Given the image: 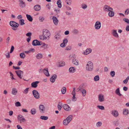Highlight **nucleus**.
Here are the masks:
<instances>
[{"mask_svg": "<svg viewBox=\"0 0 129 129\" xmlns=\"http://www.w3.org/2000/svg\"><path fill=\"white\" fill-rule=\"evenodd\" d=\"M43 33L42 35L39 36L40 39L43 41L49 39L51 35L50 31L47 29H44L43 30Z\"/></svg>", "mask_w": 129, "mask_h": 129, "instance_id": "f257e3e1", "label": "nucleus"}, {"mask_svg": "<svg viewBox=\"0 0 129 129\" xmlns=\"http://www.w3.org/2000/svg\"><path fill=\"white\" fill-rule=\"evenodd\" d=\"M10 25L12 27V29L13 30H15L16 29L15 28H17L19 26V25L14 21H11L10 22Z\"/></svg>", "mask_w": 129, "mask_h": 129, "instance_id": "f03ea898", "label": "nucleus"}, {"mask_svg": "<svg viewBox=\"0 0 129 129\" xmlns=\"http://www.w3.org/2000/svg\"><path fill=\"white\" fill-rule=\"evenodd\" d=\"M86 69L88 71H91L93 70V65L91 61H89L86 64Z\"/></svg>", "mask_w": 129, "mask_h": 129, "instance_id": "7ed1b4c3", "label": "nucleus"}, {"mask_svg": "<svg viewBox=\"0 0 129 129\" xmlns=\"http://www.w3.org/2000/svg\"><path fill=\"white\" fill-rule=\"evenodd\" d=\"M32 93L33 95L36 99H38L40 98V94L37 91L34 90L32 91Z\"/></svg>", "mask_w": 129, "mask_h": 129, "instance_id": "20e7f679", "label": "nucleus"}, {"mask_svg": "<svg viewBox=\"0 0 129 129\" xmlns=\"http://www.w3.org/2000/svg\"><path fill=\"white\" fill-rule=\"evenodd\" d=\"M103 10L107 12H109L110 10H113V9L112 8L107 5H105L104 6L103 8Z\"/></svg>", "mask_w": 129, "mask_h": 129, "instance_id": "39448f33", "label": "nucleus"}, {"mask_svg": "<svg viewBox=\"0 0 129 129\" xmlns=\"http://www.w3.org/2000/svg\"><path fill=\"white\" fill-rule=\"evenodd\" d=\"M101 26V23L99 21H97L96 22L95 24L94 27L95 29L98 30L99 29Z\"/></svg>", "mask_w": 129, "mask_h": 129, "instance_id": "423d86ee", "label": "nucleus"}, {"mask_svg": "<svg viewBox=\"0 0 129 129\" xmlns=\"http://www.w3.org/2000/svg\"><path fill=\"white\" fill-rule=\"evenodd\" d=\"M40 42L37 40H33L32 43V45L34 46H39L41 45L40 43Z\"/></svg>", "mask_w": 129, "mask_h": 129, "instance_id": "0eeeda50", "label": "nucleus"}, {"mask_svg": "<svg viewBox=\"0 0 129 129\" xmlns=\"http://www.w3.org/2000/svg\"><path fill=\"white\" fill-rule=\"evenodd\" d=\"M15 73H16L17 76L20 79H22V77H21V75L23 74V72L20 70L18 71H15Z\"/></svg>", "mask_w": 129, "mask_h": 129, "instance_id": "6e6552de", "label": "nucleus"}, {"mask_svg": "<svg viewBox=\"0 0 129 129\" xmlns=\"http://www.w3.org/2000/svg\"><path fill=\"white\" fill-rule=\"evenodd\" d=\"M98 100L100 102H103L105 100L104 96L103 94H99L98 96Z\"/></svg>", "mask_w": 129, "mask_h": 129, "instance_id": "1a4fd4ad", "label": "nucleus"}, {"mask_svg": "<svg viewBox=\"0 0 129 129\" xmlns=\"http://www.w3.org/2000/svg\"><path fill=\"white\" fill-rule=\"evenodd\" d=\"M92 51V49L90 48H88L86 49L85 51L83 52L82 54L85 55H87L91 53Z\"/></svg>", "mask_w": 129, "mask_h": 129, "instance_id": "9d476101", "label": "nucleus"}, {"mask_svg": "<svg viewBox=\"0 0 129 129\" xmlns=\"http://www.w3.org/2000/svg\"><path fill=\"white\" fill-rule=\"evenodd\" d=\"M63 109L67 111H69L71 110V108L68 105L64 104L63 105Z\"/></svg>", "mask_w": 129, "mask_h": 129, "instance_id": "9b49d317", "label": "nucleus"}, {"mask_svg": "<svg viewBox=\"0 0 129 129\" xmlns=\"http://www.w3.org/2000/svg\"><path fill=\"white\" fill-rule=\"evenodd\" d=\"M39 83V81H37L32 82L31 84V86L32 87L36 88L38 86V84Z\"/></svg>", "mask_w": 129, "mask_h": 129, "instance_id": "f8f14e48", "label": "nucleus"}, {"mask_svg": "<svg viewBox=\"0 0 129 129\" xmlns=\"http://www.w3.org/2000/svg\"><path fill=\"white\" fill-rule=\"evenodd\" d=\"M43 72L44 74L47 76H49L50 75L49 74L48 68H46L44 69L43 70Z\"/></svg>", "mask_w": 129, "mask_h": 129, "instance_id": "ddd939ff", "label": "nucleus"}, {"mask_svg": "<svg viewBox=\"0 0 129 129\" xmlns=\"http://www.w3.org/2000/svg\"><path fill=\"white\" fill-rule=\"evenodd\" d=\"M39 108L40 112L42 113L44 112L45 110V107L43 105H40L39 106Z\"/></svg>", "mask_w": 129, "mask_h": 129, "instance_id": "4468645a", "label": "nucleus"}, {"mask_svg": "<svg viewBox=\"0 0 129 129\" xmlns=\"http://www.w3.org/2000/svg\"><path fill=\"white\" fill-rule=\"evenodd\" d=\"M56 74H54L50 79V80L51 82L53 83L54 82L55 80L56 79Z\"/></svg>", "mask_w": 129, "mask_h": 129, "instance_id": "2eb2a0df", "label": "nucleus"}, {"mask_svg": "<svg viewBox=\"0 0 129 129\" xmlns=\"http://www.w3.org/2000/svg\"><path fill=\"white\" fill-rule=\"evenodd\" d=\"M111 34L114 37H118V35L117 32V30H115L113 29L112 30Z\"/></svg>", "mask_w": 129, "mask_h": 129, "instance_id": "dca6fc26", "label": "nucleus"}, {"mask_svg": "<svg viewBox=\"0 0 129 129\" xmlns=\"http://www.w3.org/2000/svg\"><path fill=\"white\" fill-rule=\"evenodd\" d=\"M52 19L54 24L56 25H57L58 22L57 18L56 17L54 16L52 17Z\"/></svg>", "mask_w": 129, "mask_h": 129, "instance_id": "f3484780", "label": "nucleus"}, {"mask_svg": "<svg viewBox=\"0 0 129 129\" xmlns=\"http://www.w3.org/2000/svg\"><path fill=\"white\" fill-rule=\"evenodd\" d=\"M19 2H20L19 6L21 8H23L25 7V3L22 0H19Z\"/></svg>", "mask_w": 129, "mask_h": 129, "instance_id": "a211bd4d", "label": "nucleus"}, {"mask_svg": "<svg viewBox=\"0 0 129 129\" xmlns=\"http://www.w3.org/2000/svg\"><path fill=\"white\" fill-rule=\"evenodd\" d=\"M34 9L36 11H38L40 10L41 9V7L40 5H36L34 7Z\"/></svg>", "mask_w": 129, "mask_h": 129, "instance_id": "6ab92c4d", "label": "nucleus"}, {"mask_svg": "<svg viewBox=\"0 0 129 129\" xmlns=\"http://www.w3.org/2000/svg\"><path fill=\"white\" fill-rule=\"evenodd\" d=\"M76 71V69L75 67H71L69 69V72L70 73H74Z\"/></svg>", "mask_w": 129, "mask_h": 129, "instance_id": "aec40b11", "label": "nucleus"}, {"mask_svg": "<svg viewBox=\"0 0 129 129\" xmlns=\"http://www.w3.org/2000/svg\"><path fill=\"white\" fill-rule=\"evenodd\" d=\"M113 10H110L109 11L108 14L109 16L110 17H112L114 16V12L113 11Z\"/></svg>", "mask_w": 129, "mask_h": 129, "instance_id": "412c9836", "label": "nucleus"}, {"mask_svg": "<svg viewBox=\"0 0 129 129\" xmlns=\"http://www.w3.org/2000/svg\"><path fill=\"white\" fill-rule=\"evenodd\" d=\"M43 55L42 54L39 53L36 56V57L37 59H40L43 58Z\"/></svg>", "mask_w": 129, "mask_h": 129, "instance_id": "4be33fe9", "label": "nucleus"}, {"mask_svg": "<svg viewBox=\"0 0 129 129\" xmlns=\"http://www.w3.org/2000/svg\"><path fill=\"white\" fill-rule=\"evenodd\" d=\"M73 118L72 115H70L66 118V120H67L69 123L72 120Z\"/></svg>", "mask_w": 129, "mask_h": 129, "instance_id": "5701e85b", "label": "nucleus"}, {"mask_svg": "<svg viewBox=\"0 0 129 129\" xmlns=\"http://www.w3.org/2000/svg\"><path fill=\"white\" fill-rule=\"evenodd\" d=\"M26 16L27 19L30 22H32L33 20L32 17L30 15L26 14Z\"/></svg>", "mask_w": 129, "mask_h": 129, "instance_id": "b1692460", "label": "nucleus"}, {"mask_svg": "<svg viewBox=\"0 0 129 129\" xmlns=\"http://www.w3.org/2000/svg\"><path fill=\"white\" fill-rule=\"evenodd\" d=\"M72 62L73 63L74 65H79L78 61L76 59H75L73 60Z\"/></svg>", "mask_w": 129, "mask_h": 129, "instance_id": "393cba45", "label": "nucleus"}, {"mask_svg": "<svg viewBox=\"0 0 129 129\" xmlns=\"http://www.w3.org/2000/svg\"><path fill=\"white\" fill-rule=\"evenodd\" d=\"M60 37L61 36L60 35L59 33H58L54 36V38L57 40H58L60 39Z\"/></svg>", "mask_w": 129, "mask_h": 129, "instance_id": "a878e982", "label": "nucleus"}, {"mask_svg": "<svg viewBox=\"0 0 129 129\" xmlns=\"http://www.w3.org/2000/svg\"><path fill=\"white\" fill-rule=\"evenodd\" d=\"M17 91L16 88H13L12 90V93L14 95H16L17 94Z\"/></svg>", "mask_w": 129, "mask_h": 129, "instance_id": "bb28decb", "label": "nucleus"}, {"mask_svg": "<svg viewBox=\"0 0 129 129\" xmlns=\"http://www.w3.org/2000/svg\"><path fill=\"white\" fill-rule=\"evenodd\" d=\"M57 4L58 5V8H61L62 7L61 5V2L60 0H58L57 2Z\"/></svg>", "mask_w": 129, "mask_h": 129, "instance_id": "cd10ccee", "label": "nucleus"}, {"mask_svg": "<svg viewBox=\"0 0 129 129\" xmlns=\"http://www.w3.org/2000/svg\"><path fill=\"white\" fill-rule=\"evenodd\" d=\"M36 112V109L35 108H32L30 111V113L32 115H35Z\"/></svg>", "mask_w": 129, "mask_h": 129, "instance_id": "c85d7f7f", "label": "nucleus"}, {"mask_svg": "<svg viewBox=\"0 0 129 129\" xmlns=\"http://www.w3.org/2000/svg\"><path fill=\"white\" fill-rule=\"evenodd\" d=\"M112 114L115 117H117L118 115V112L116 110H115L114 111L112 112Z\"/></svg>", "mask_w": 129, "mask_h": 129, "instance_id": "c756f323", "label": "nucleus"}, {"mask_svg": "<svg viewBox=\"0 0 129 129\" xmlns=\"http://www.w3.org/2000/svg\"><path fill=\"white\" fill-rule=\"evenodd\" d=\"M66 88L65 87H63L61 89V92L63 94H64L66 91Z\"/></svg>", "mask_w": 129, "mask_h": 129, "instance_id": "7c9ffc66", "label": "nucleus"}, {"mask_svg": "<svg viewBox=\"0 0 129 129\" xmlns=\"http://www.w3.org/2000/svg\"><path fill=\"white\" fill-rule=\"evenodd\" d=\"M129 113V110L127 109H124L123 110V114L124 115H127Z\"/></svg>", "mask_w": 129, "mask_h": 129, "instance_id": "2f4dec72", "label": "nucleus"}, {"mask_svg": "<svg viewBox=\"0 0 129 129\" xmlns=\"http://www.w3.org/2000/svg\"><path fill=\"white\" fill-rule=\"evenodd\" d=\"M48 117L47 116H42L40 117V119L44 120H46L48 119Z\"/></svg>", "mask_w": 129, "mask_h": 129, "instance_id": "473e14b6", "label": "nucleus"}, {"mask_svg": "<svg viewBox=\"0 0 129 129\" xmlns=\"http://www.w3.org/2000/svg\"><path fill=\"white\" fill-rule=\"evenodd\" d=\"M19 24L20 25H22L25 24L24 22V20L23 19H21L19 21Z\"/></svg>", "mask_w": 129, "mask_h": 129, "instance_id": "72a5a7b5", "label": "nucleus"}, {"mask_svg": "<svg viewBox=\"0 0 129 129\" xmlns=\"http://www.w3.org/2000/svg\"><path fill=\"white\" fill-rule=\"evenodd\" d=\"M79 32L78 30L76 29H74L73 30V33L74 35H77Z\"/></svg>", "mask_w": 129, "mask_h": 129, "instance_id": "f704fd0d", "label": "nucleus"}, {"mask_svg": "<svg viewBox=\"0 0 129 129\" xmlns=\"http://www.w3.org/2000/svg\"><path fill=\"white\" fill-rule=\"evenodd\" d=\"M72 94L73 95V96L72 98V101H76L77 100V98L75 96L76 93Z\"/></svg>", "mask_w": 129, "mask_h": 129, "instance_id": "c9c22d12", "label": "nucleus"}, {"mask_svg": "<svg viewBox=\"0 0 129 129\" xmlns=\"http://www.w3.org/2000/svg\"><path fill=\"white\" fill-rule=\"evenodd\" d=\"M20 56L21 58L24 59L25 57V55L24 53H22L20 54Z\"/></svg>", "mask_w": 129, "mask_h": 129, "instance_id": "e433bc0d", "label": "nucleus"}, {"mask_svg": "<svg viewBox=\"0 0 129 129\" xmlns=\"http://www.w3.org/2000/svg\"><path fill=\"white\" fill-rule=\"evenodd\" d=\"M81 6L82 8L84 10L86 9L87 7V5L84 4H82Z\"/></svg>", "mask_w": 129, "mask_h": 129, "instance_id": "4c0bfd02", "label": "nucleus"}, {"mask_svg": "<svg viewBox=\"0 0 129 129\" xmlns=\"http://www.w3.org/2000/svg\"><path fill=\"white\" fill-rule=\"evenodd\" d=\"M119 123L117 120V121H115L113 122V124L115 126H117L119 124Z\"/></svg>", "mask_w": 129, "mask_h": 129, "instance_id": "58836bf2", "label": "nucleus"}, {"mask_svg": "<svg viewBox=\"0 0 129 129\" xmlns=\"http://www.w3.org/2000/svg\"><path fill=\"white\" fill-rule=\"evenodd\" d=\"M99 79L100 78L99 76L96 75L94 77V80L95 81H97L99 80Z\"/></svg>", "mask_w": 129, "mask_h": 129, "instance_id": "ea45409f", "label": "nucleus"}, {"mask_svg": "<svg viewBox=\"0 0 129 129\" xmlns=\"http://www.w3.org/2000/svg\"><path fill=\"white\" fill-rule=\"evenodd\" d=\"M81 91L82 93L83 96H85L86 95V90L85 89H83Z\"/></svg>", "mask_w": 129, "mask_h": 129, "instance_id": "a19ab883", "label": "nucleus"}, {"mask_svg": "<svg viewBox=\"0 0 129 129\" xmlns=\"http://www.w3.org/2000/svg\"><path fill=\"white\" fill-rule=\"evenodd\" d=\"M63 123L64 125H66L68 124L69 123V122H68L67 120H66V119H65L63 120Z\"/></svg>", "mask_w": 129, "mask_h": 129, "instance_id": "79ce46f5", "label": "nucleus"}, {"mask_svg": "<svg viewBox=\"0 0 129 129\" xmlns=\"http://www.w3.org/2000/svg\"><path fill=\"white\" fill-rule=\"evenodd\" d=\"M19 120L20 121V123H21L22 122H24L26 121V120L24 118H23L22 119H19Z\"/></svg>", "mask_w": 129, "mask_h": 129, "instance_id": "37998d69", "label": "nucleus"}, {"mask_svg": "<svg viewBox=\"0 0 129 129\" xmlns=\"http://www.w3.org/2000/svg\"><path fill=\"white\" fill-rule=\"evenodd\" d=\"M45 19V18L44 17L41 16L39 17V21L40 22H43Z\"/></svg>", "mask_w": 129, "mask_h": 129, "instance_id": "c03bdc74", "label": "nucleus"}, {"mask_svg": "<svg viewBox=\"0 0 129 129\" xmlns=\"http://www.w3.org/2000/svg\"><path fill=\"white\" fill-rule=\"evenodd\" d=\"M99 109H100L101 110H104L105 109L104 107L102 106H98L97 107Z\"/></svg>", "mask_w": 129, "mask_h": 129, "instance_id": "a18cd8bd", "label": "nucleus"}, {"mask_svg": "<svg viewBox=\"0 0 129 129\" xmlns=\"http://www.w3.org/2000/svg\"><path fill=\"white\" fill-rule=\"evenodd\" d=\"M102 124V122H98L96 124V126L98 127H100L101 126Z\"/></svg>", "mask_w": 129, "mask_h": 129, "instance_id": "49530a36", "label": "nucleus"}, {"mask_svg": "<svg viewBox=\"0 0 129 129\" xmlns=\"http://www.w3.org/2000/svg\"><path fill=\"white\" fill-rule=\"evenodd\" d=\"M110 74L112 77H114L115 75V72L114 71H111L110 72Z\"/></svg>", "mask_w": 129, "mask_h": 129, "instance_id": "de8ad7c7", "label": "nucleus"}, {"mask_svg": "<svg viewBox=\"0 0 129 129\" xmlns=\"http://www.w3.org/2000/svg\"><path fill=\"white\" fill-rule=\"evenodd\" d=\"M29 88H26L23 92V93H24L25 94H27L28 92Z\"/></svg>", "mask_w": 129, "mask_h": 129, "instance_id": "09e8293b", "label": "nucleus"}, {"mask_svg": "<svg viewBox=\"0 0 129 129\" xmlns=\"http://www.w3.org/2000/svg\"><path fill=\"white\" fill-rule=\"evenodd\" d=\"M15 105L16 107H17L20 106L21 105L20 103L19 102H16Z\"/></svg>", "mask_w": 129, "mask_h": 129, "instance_id": "8fccbe9b", "label": "nucleus"}, {"mask_svg": "<svg viewBox=\"0 0 129 129\" xmlns=\"http://www.w3.org/2000/svg\"><path fill=\"white\" fill-rule=\"evenodd\" d=\"M23 118H24V117L21 115H18V119L19 120V119H22Z\"/></svg>", "mask_w": 129, "mask_h": 129, "instance_id": "3c124183", "label": "nucleus"}, {"mask_svg": "<svg viewBox=\"0 0 129 129\" xmlns=\"http://www.w3.org/2000/svg\"><path fill=\"white\" fill-rule=\"evenodd\" d=\"M32 35V33L31 32H28L26 34L27 36L29 37H31V36Z\"/></svg>", "mask_w": 129, "mask_h": 129, "instance_id": "603ef678", "label": "nucleus"}, {"mask_svg": "<svg viewBox=\"0 0 129 129\" xmlns=\"http://www.w3.org/2000/svg\"><path fill=\"white\" fill-rule=\"evenodd\" d=\"M60 103H59V104L58 105V110L59 111L60 110H61V106H62V104H61H61H60V105L59 104Z\"/></svg>", "mask_w": 129, "mask_h": 129, "instance_id": "864d4df0", "label": "nucleus"}, {"mask_svg": "<svg viewBox=\"0 0 129 129\" xmlns=\"http://www.w3.org/2000/svg\"><path fill=\"white\" fill-rule=\"evenodd\" d=\"M71 0H66V2L67 4L69 5H71Z\"/></svg>", "mask_w": 129, "mask_h": 129, "instance_id": "5fc2aeb1", "label": "nucleus"}, {"mask_svg": "<svg viewBox=\"0 0 129 129\" xmlns=\"http://www.w3.org/2000/svg\"><path fill=\"white\" fill-rule=\"evenodd\" d=\"M123 20L125 22H126L128 24H129V20L126 18H124L123 19Z\"/></svg>", "mask_w": 129, "mask_h": 129, "instance_id": "6e6d98bb", "label": "nucleus"}, {"mask_svg": "<svg viewBox=\"0 0 129 129\" xmlns=\"http://www.w3.org/2000/svg\"><path fill=\"white\" fill-rule=\"evenodd\" d=\"M78 90V91H81L83 89V87L82 86H80L77 89Z\"/></svg>", "mask_w": 129, "mask_h": 129, "instance_id": "4d7b16f0", "label": "nucleus"}, {"mask_svg": "<svg viewBox=\"0 0 129 129\" xmlns=\"http://www.w3.org/2000/svg\"><path fill=\"white\" fill-rule=\"evenodd\" d=\"M68 42V40L67 39H64L63 41V43L67 44Z\"/></svg>", "mask_w": 129, "mask_h": 129, "instance_id": "13d9d810", "label": "nucleus"}, {"mask_svg": "<svg viewBox=\"0 0 129 129\" xmlns=\"http://www.w3.org/2000/svg\"><path fill=\"white\" fill-rule=\"evenodd\" d=\"M14 47L13 46H12L11 47V49L10 53H12L13 52V51L14 50Z\"/></svg>", "mask_w": 129, "mask_h": 129, "instance_id": "bf43d9fd", "label": "nucleus"}, {"mask_svg": "<svg viewBox=\"0 0 129 129\" xmlns=\"http://www.w3.org/2000/svg\"><path fill=\"white\" fill-rule=\"evenodd\" d=\"M45 46L44 47L45 49L47 48V47L48 45L45 44V43H43L42 44V47L43 46Z\"/></svg>", "mask_w": 129, "mask_h": 129, "instance_id": "052dcab7", "label": "nucleus"}, {"mask_svg": "<svg viewBox=\"0 0 129 129\" xmlns=\"http://www.w3.org/2000/svg\"><path fill=\"white\" fill-rule=\"evenodd\" d=\"M125 14L127 15L129 13V9H127L125 11Z\"/></svg>", "mask_w": 129, "mask_h": 129, "instance_id": "680f3d73", "label": "nucleus"}, {"mask_svg": "<svg viewBox=\"0 0 129 129\" xmlns=\"http://www.w3.org/2000/svg\"><path fill=\"white\" fill-rule=\"evenodd\" d=\"M115 93L116 94H117L120 92L119 88H117L115 91Z\"/></svg>", "mask_w": 129, "mask_h": 129, "instance_id": "e2e57ef3", "label": "nucleus"}, {"mask_svg": "<svg viewBox=\"0 0 129 129\" xmlns=\"http://www.w3.org/2000/svg\"><path fill=\"white\" fill-rule=\"evenodd\" d=\"M128 81V79H127V77L123 81V83L124 84H126L127 82Z\"/></svg>", "mask_w": 129, "mask_h": 129, "instance_id": "0e129e2a", "label": "nucleus"}, {"mask_svg": "<svg viewBox=\"0 0 129 129\" xmlns=\"http://www.w3.org/2000/svg\"><path fill=\"white\" fill-rule=\"evenodd\" d=\"M13 68L15 70H19L20 69V68L19 67H15L14 66H13Z\"/></svg>", "mask_w": 129, "mask_h": 129, "instance_id": "69168bd1", "label": "nucleus"}, {"mask_svg": "<svg viewBox=\"0 0 129 129\" xmlns=\"http://www.w3.org/2000/svg\"><path fill=\"white\" fill-rule=\"evenodd\" d=\"M6 55L7 58H10V55L9 53H6Z\"/></svg>", "mask_w": 129, "mask_h": 129, "instance_id": "338daca9", "label": "nucleus"}, {"mask_svg": "<svg viewBox=\"0 0 129 129\" xmlns=\"http://www.w3.org/2000/svg\"><path fill=\"white\" fill-rule=\"evenodd\" d=\"M60 46L62 47H64L66 46L65 44L63 43H62L60 44Z\"/></svg>", "mask_w": 129, "mask_h": 129, "instance_id": "774afa93", "label": "nucleus"}]
</instances>
